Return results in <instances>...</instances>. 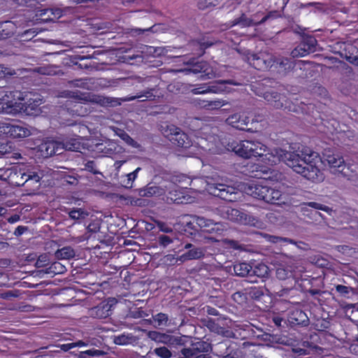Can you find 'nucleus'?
<instances>
[{
	"label": "nucleus",
	"mask_w": 358,
	"mask_h": 358,
	"mask_svg": "<svg viewBox=\"0 0 358 358\" xmlns=\"http://www.w3.org/2000/svg\"><path fill=\"white\" fill-rule=\"evenodd\" d=\"M261 161L267 166L263 173H267L268 166H273L281 161L303 178L313 182H320L324 180V174L317 167L321 161L320 154L306 145H300L293 152H287L281 148L271 149L266 145L262 155H259Z\"/></svg>",
	"instance_id": "1"
},
{
	"label": "nucleus",
	"mask_w": 358,
	"mask_h": 358,
	"mask_svg": "<svg viewBox=\"0 0 358 358\" xmlns=\"http://www.w3.org/2000/svg\"><path fill=\"white\" fill-rule=\"evenodd\" d=\"M320 158L321 161L317 164V167L322 173L319 165L320 164H327L331 172L335 174L341 173L358 187V164H346L343 157L335 154L330 149H325L322 157L320 155Z\"/></svg>",
	"instance_id": "2"
},
{
	"label": "nucleus",
	"mask_w": 358,
	"mask_h": 358,
	"mask_svg": "<svg viewBox=\"0 0 358 358\" xmlns=\"http://www.w3.org/2000/svg\"><path fill=\"white\" fill-rule=\"evenodd\" d=\"M250 194L266 203L280 206L286 203V195L280 190L258 182L250 187Z\"/></svg>",
	"instance_id": "3"
},
{
	"label": "nucleus",
	"mask_w": 358,
	"mask_h": 358,
	"mask_svg": "<svg viewBox=\"0 0 358 358\" xmlns=\"http://www.w3.org/2000/svg\"><path fill=\"white\" fill-rule=\"evenodd\" d=\"M229 150L234 152L237 155L245 159L258 157L262 155V150H265L266 145L258 141H233L228 144Z\"/></svg>",
	"instance_id": "4"
},
{
	"label": "nucleus",
	"mask_w": 358,
	"mask_h": 358,
	"mask_svg": "<svg viewBox=\"0 0 358 358\" xmlns=\"http://www.w3.org/2000/svg\"><path fill=\"white\" fill-rule=\"evenodd\" d=\"M24 92L19 90L7 91L0 98V113L16 115L20 110L17 101L24 100Z\"/></svg>",
	"instance_id": "5"
},
{
	"label": "nucleus",
	"mask_w": 358,
	"mask_h": 358,
	"mask_svg": "<svg viewBox=\"0 0 358 358\" xmlns=\"http://www.w3.org/2000/svg\"><path fill=\"white\" fill-rule=\"evenodd\" d=\"M30 134V131L21 124L0 122V136L3 138H21L29 136Z\"/></svg>",
	"instance_id": "6"
},
{
	"label": "nucleus",
	"mask_w": 358,
	"mask_h": 358,
	"mask_svg": "<svg viewBox=\"0 0 358 358\" xmlns=\"http://www.w3.org/2000/svg\"><path fill=\"white\" fill-rule=\"evenodd\" d=\"M206 189L210 194L227 201L232 202L236 199L235 188L224 183L208 182Z\"/></svg>",
	"instance_id": "7"
},
{
	"label": "nucleus",
	"mask_w": 358,
	"mask_h": 358,
	"mask_svg": "<svg viewBox=\"0 0 358 358\" xmlns=\"http://www.w3.org/2000/svg\"><path fill=\"white\" fill-rule=\"evenodd\" d=\"M24 100L18 101L17 104L20 110L17 114H22L29 116H36L41 112L40 106L42 103V99L38 96L34 98H28V94H24Z\"/></svg>",
	"instance_id": "8"
},
{
	"label": "nucleus",
	"mask_w": 358,
	"mask_h": 358,
	"mask_svg": "<svg viewBox=\"0 0 358 358\" xmlns=\"http://www.w3.org/2000/svg\"><path fill=\"white\" fill-rule=\"evenodd\" d=\"M42 174H39L36 171H28L22 174L21 178L22 182H16L17 186H24L29 194H34L38 190L41 186V180Z\"/></svg>",
	"instance_id": "9"
},
{
	"label": "nucleus",
	"mask_w": 358,
	"mask_h": 358,
	"mask_svg": "<svg viewBox=\"0 0 358 358\" xmlns=\"http://www.w3.org/2000/svg\"><path fill=\"white\" fill-rule=\"evenodd\" d=\"M224 84H230L234 85H237L232 80H222L212 84L205 83L198 85L196 87L192 90V92L194 94H203L207 93L220 94L224 91L222 86Z\"/></svg>",
	"instance_id": "10"
},
{
	"label": "nucleus",
	"mask_w": 358,
	"mask_h": 358,
	"mask_svg": "<svg viewBox=\"0 0 358 358\" xmlns=\"http://www.w3.org/2000/svg\"><path fill=\"white\" fill-rule=\"evenodd\" d=\"M317 43V41L314 36L309 35L303 36L301 43L292 51V57H304L315 52Z\"/></svg>",
	"instance_id": "11"
},
{
	"label": "nucleus",
	"mask_w": 358,
	"mask_h": 358,
	"mask_svg": "<svg viewBox=\"0 0 358 358\" xmlns=\"http://www.w3.org/2000/svg\"><path fill=\"white\" fill-rule=\"evenodd\" d=\"M170 133L167 134L170 141L178 147L187 148L191 146V141L189 136L180 128L173 125L168 127Z\"/></svg>",
	"instance_id": "12"
},
{
	"label": "nucleus",
	"mask_w": 358,
	"mask_h": 358,
	"mask_svg": "<svg viewBox=\"0 0 358 358\" xmlns=\"http://www.w3.org/2000/svg\"><path fill=\"white\" fill-rule=\"evenodd\" d=\"M38 151L43 157L47 158L54 155L62 154L63 145L59 141H47L38 146Z\"/></svg>",
	"instance_id": "13"
},
{
	"label": "nucleus",
	"mask_w": 358,
	"mask_h": 358,
	"mask_svg": "<svg viewBox=\"0 0 358 358\" xmlns=\"http://www.w3.org/2000/svg\"><path fill=\"white\" fill-rule=\"evenodd\" d=\"M198 231L209 234H221L223 225L220 222H215L212 220L197 216Z\"/></svg>",
	"instance_id": "14"
},
{
	"label": "nucleus",
	"mask_w": 358,
	"mask_h": 358,
	"mask_svg": "<svg viewBox=\"0 0 358 358\" xmlns=\"http://www.w3.org/2000/svg\"><path fill=\"white\" fill-rule=\"evenodd\" d=\"M322 281L320 278L301 279L300 284L304 292H308L312 296H321L324 292L320 289Z\"/></svg>",
	"instance_id": "15"
},
{
	"label": "nucleus",
	"mask_w": 358,
	"mask_h": 358,
	"mask_svg": "<svg viewBox=\"0 0 358 358\" xmlns=\"http://www.w3.org/2000/svg\"><path fill=\"white\" fill-rule=\"evenodd\" d=\"M63 15V11L60 8H37L36 16L37 20L43 22L55 21L60 18Z\"/></svg>",
	"instance_id": "16"
},
{
	"label": "nucleus",
	"mask_w": 358,
	"mask_h": 358,
	"mask_svg": "<svg viewBox=\"0 0 358 358\" xmlns=\"http://www.w3.org/2000/svg\"><path fill=\"white\" fill-rule=\"evenodd\" d=\"M227 122L237 129L245 130L250 122V117L245 113H236L231 115L227 119Z\"/></svg>",
	"instance_id": "17"
},
{
	"label": "nucleus",
	"mask_w": 358,
	"mask_h": 358,
	"mask_svg": "<svg viewBox=\"0 0 358 358\" xmlns=\"http://www.w3.org/2000/svg\"><path fill=\"white\" fill-rule=\"evenodd\" d=\"M264 237L265 239L274 244H292L296 245L298 248L306 250L308 245L303 241H296L294 239L281 237L278 236L270 235V234H264Z\"/></svg>",
	"instance_id": "18"
},
{
	"label": "nucleus",
	"mask_w": 358,
	"mask_h": 358,
	"mask_svg": "<svg viewBox=\"0 0 358 358\" xmlns=\"http://www.w3.org/2000/svg\"><path fill=\"white\" fill-rule=\"evenodd\" d=\"M294 67V64L291 59L273 57L272 68H275L279 73L285 74Z\"/></svg>",
	"instance_id": "19"
},
{
	"label": "nucleus",
	"mask_w": 358,
	"mask_h": 358,
	"mask_svg": "<svg viewBox=\"0 0 358 358\" xmlns=\"http://www.w3.org/2000/svg\"><path fill=\"white\" fill-rule=\"evenodd\" d=\"M111 306L105 301L100 303L96 306L92 308L90 310V315L92 317L98 319H104L108 317L111 314Z\"/></svg>",
	"instance_id": "20"
},
{
	"label": "nucleus",
	"mask_w": 358,
	"mask_h": 358,
	"mask_svg": "<svg viewBox=\"0 0 358 358\" xmlns=\"http://www.w3.org/2000/svg\"><path fill=\"white\" fill-rule=\"evenodd\" d=\"M182 224L185 231L190 235H195L199 232L197 224V215H185L182 218Z\"/></svg>",
	"instance_id": "21"
},
{
	"label": "nucleus",
	"mask_w": 358,
	"mask_h": 358,
	"mask_svg": "<svg viewBox=\"0 0 358 358\" xmlns=\"http://www.w3.org/2000/svg\"><path fill=\"white\" fill-rule=\"evenodd\" d=\"M16 24L12 21L0 22V40L9 38L16 31Z\"/></svg>",
	"instance_id": "22"
},
{
	"label": "nucleus",
	"mask_w": 358,
	"mask_h": 358,
	"mask_svg": "<svg viewBox=\"0 0 358 358\" xmlns=\"http://www.w3.org/2000/svg\"><path fill=\"white\" fill-rule=\"evenodd\" d=\"M245 353L237 343H231L226 348L222 358H245Z\"/></svg>",
	"instance_id": "23"
},
{
	"label": "nucleus",
	"mask_w": 358,
	"mask_h": 358,
	"mask_svg": "<svg viewBox=\"0 0 358 358\" xmlns=\"http://www.w3.org/2000/svg\"><path fill=\"white\" fill-rule=\"evenodd\" d=\"M226 102L222 99L199 100L198 105L206 110H217L226 105Z\"/></svg>",
	"instance_id": "24"
},
{
	"label": "nucleus",
	"mask_w": 358,
	"mask_h": 358,
	"mask_svg": "<svg viewBox=\"0 0 358 358\" xmlns=\"http://www.w3.org/2000/svg\"><path fill=\"white\" fill-rule=\"evenodd\" d=\"M272 59L273 57H271L269 59H265L261 56L257 55H253L252 62L253 66L257 70H264L272 68Z\"/></svg>",
	"instance_id": "25"
},
{
	"label": "nucleus",
	"mask_w": 358,
	"mask_h": 358,
	"mask_svg": "<svg viewBox=\"0 0 358 358\" xmlns=\"http://www.w3.org/2000/svg\"><path fill=\"white\" fill-rule=\"evenodd\" d=\"M229 25L231 27L239 25L242 28H245L259 24L257 22H254L251 18L248 17L245 13H242L240 17L230 21Z\"/></svg>",
	"instance_id": "26"
},
{
	"label": "nucleus",
	"mask_w": 358,
	"mask_h": 358,
	"mask_svg": "<svg viewBox=\"0 0 358 358\" xmlns=\"http://www.w3.org/2000/svg\"><path fill=\"white\" fill-rule=\"evenodd\" d=\"M252 266L247 262H236L234 264V271L236 275L245 277L251 275Z\"/></svg>",
	"instance_id": "27"
},
{
	"label": "nucleus",
	"mask_w": 358,
	"mask_h": 358,
	"mask_svg": "<svg viewBox=\"0 0 358 358\" xmlns=\"http://www.w3.org/2000/svg\"><path fill=\"white\" fill-rule=\"evenodd\" d=\"M190 71L194 73H201L208 76L212 72V69L208 62L201 60L193 64Z\"/></svg>",
	"instance_id": "28"
},
{
	"label": "nucleus",
	"mask_w": 358,
	"mask_h": 358,
	"mask_svg": "<svg viewBox=\"0 0 358 358\" xmlns=\"http://www.w3.org/2000/svg\"><path fill=\"white\" fill-rule=\"evenodd\" d=\"M204 256L203 251L199 248H193L185 252L180 257V260L186 261L192 259H198Z\"/></svg>",
	"instance_id": "29"
},
{
	"label": "nucleus",
	"mask_w": 358,
	"mask_h": 358,
	"mask_svg": "<svg viewBox=\"0 0 358 358\" xmlns=\"http://www.w3.org/2000/svg\"><path fill=\"white\" fill-rule=\"evenodd\" d=\"M115 134L124 141L127 145L134 148H140L141 145L133 139L124 129L116 128L115 130Z\"/></svg>",
	"instance_id": "30"
},
{
	"label": "nucleus",
	"mask_w": 358,
	"mask_h": 358,
	"mask_svg": "<svg viewBox=\"0 0 358 358\" xmlns=\"http://www.w3.org/2000/svg\"><path fill=\"white\" fill-rule=\"evenodd\" d=\"M141 169L140 167L136 168L134 171L122 176L120 183L125 188H131L133 186V183L137 178L138 173Z\"/></svg>",
	"instance_id": "31"
},
{
	"label": "nucleus",
	"mask_w": 358,
	"mask_h": 358,
	"mask_svg": "<svg viewBox=\"0 0 358 358\" xmlns=\"http://www.w3.org/2000/svg\"><path fill=\"white\" fill-rule=\"evenodd\" d=\"M191 350L196 354H210L213 348L210 343L201 341L194 343Z\"/></svg>",
	"instance_id": "32"
},
{
	"label": "nucleus",
	"mask_w": 358,
	"mask_h": 358,
	"mask_svg": "<svg viewBox=\"0 0 358 358\" xmlns=\"http://www.w3.org/2000/svg\"><path fill=\"white\" fill-rule=\"evenodd\" d=\"M75 256L74 250L70 246H66L55 252V257L58 259H70Z\"/></svg>",
	"instance_id": "33"
},
{
	"label": "nucleus",
	"mask_w": 358,
	"mask_h": 358,
	"mask_svg": "<svg viewBox=\"0 0 358 358\" xmlns=\"http://www.w3.org/2000/svg\"><path fill=\"white\" fill-rule=\"evenodd\" d=\"M264 99L275 108H279L282 107V103L280 101V94L276 92H266L264 94Z\"/></svg>",
	"instance_id": "34"
},
{
	"label": "nucleus",
	"mask_w": 358,
	"mask_h": 358,
	"mask_svg": "<svg viewBox=\"0 0 358 358\" xmlns=\"http://www.w3.org/2000/svg\"><path fill=\"white\" fill-rule=\"evenodd\" d=\"M269 271L268 267L263 264L259 263L252 266L250 275H255L259 278H264L268 275Z\"/></svg>",
	"instance_id": "35"
},
{
	"label": "nucleus",
	"mask_w": 358,
	"mask_h": 358,
	"mask_svg": "<svg viewBox=\"0 0 358 358\" xmlns=\"http://www.w3.org/2000/svg\"><path fill=\"white\" fill-rule=\"evenodd\" d=\"M64 150L78 151L80 148V142L78 138H71L61 142Z\"/></svg>",
	"instance_id": "36"
},
{
	"label": "nucleus",
	"mask_w": 358,
	"mask_h": 358,
	"mask_svg": "<svg viewBox=\"0 0 358 358\" xmlns=\"http://www.w3.org/2000/svg\"><path fill=\"white\" fill-rule=\"evenodd\" d=\"M66 271V268L61 263L55 262L43 271L46 274L55 275L57 274L63 273Z\"/></svg>",
	"instance_id": "37"
},
{
	"label": "nucleus",
	"mask_w": 358,
	"mask_h": 358,
	"mask_svg": "<svg viewBox=\"0 0 358 358\" xmlns=\"http://www.w3.org/2000/svg\"><path fill=\"white\" fill-rule=\"evenodd\" d=\"M229 218L236 222L246 224V215L237 209L231 208L227 210Z\"/></svg>",
	"instance_id": "38"
},
{
	"label": "nucleus",
	"mask_w": 358,
	"mask_h": 358,
	"mask_svg": "<svg viewBox=\"0 0 358 358\" xmlns=\"http://www.w3.org/2000/svg\"><path fill=\"white\" fill-rule=\"evenodd\" d=\"M155 91V89L153 87L148 88L145 90H144L143 92L138 93L135 96H128L125 100L134 101L135 99L143 98V97H145L146 99H148V100H154L155 97V95L154 94Z\"/></svg>",
	"instance_id": "39"
},
{
	"label": "nucleus",
	"mask_w": 358,
	"mask_h": 358,
	"mask_svg": "<svg viewBox=\"0 0 358 358\" xmlns=\"http://www.w3.org/2000/svg\"><path fill=\"white\" fill-rule=\"evenodd\" d=\"M217 131V127H210L208 124H206L203 126L200 129L199 133L201 135L204 136V138L206 140L210 141V140H215V136H216V131Z\"/></svg>",
	"instance_id": "40"
},
{
	"label": "nucleus",
	"mask_w": 358,
	"mask_h": 358,
	"mask_svg": "<svg viewBox=\"0 0 358 358\" xmlns=\"http://www.w3.org/2000/svg\"><path fill=\"white\" fill-rule=\"evenodd\" d=\"M134 340V336L131 334H122L121 335L115 336L114 337V343L116 345H124L129 344Z\"/></svg>",
	"instance_id": "41"
},
{
	"label": "nucleus",
	"mask_w": 358,
	"mask_h": 358,
	"mask_svg": "<svg viewBox=\"0 0 358 358\" xmlns=\"http://www.w3.org/2000/svg\"><path fill=\"white\" fill-rule=\"evenodd\" d=\"M159 192V188L156 186L147 185L138 190V195L142 197H151Z\"/></svg>",
	"instance_id": "42"
},
{
	"label": "nucleus",
	"mask_w": 358,
	"mask_h": 358,
	"mask_svg": "<svg viewBox=\"0 0 358 358\" xmlns=\"http://www.w3.org/2000/svg\"><path fill=\"white\" fill-rule=\"evenodd\" d=\"M247 290L248 294L253 299H259L264 294L262 287L251 286Z\"/></svg>",
	"instance_id": "43"
},
{
	"label": "nucleus",
	"mask_w": 358,
	"mask_h": 358,
	"mask_svg": "<svg viewBox=\"0 0 358 358\" xmlns=\"http://www.w3.org/2000/svg\"><path fill=\"white\" fill-rule=\"evenodd\" d=\"M154 353L160 358H171L172 357L171 352L165 346L156 348Z\"/></svg>",
	"instance_id": "44"
},
{
	"label": "nucleus",
	"mask_w": 358,
	"mask_h": 358,
	"mask_svg": "<svg viewBox=\"0 0 358 358\" xmlns=\"http://www.w3.org/2000/svg\"><path fill=\"white\" fill-rule=\"evenodd\" d=\"M350 48L352 52L349 55H345L346 59L351 64L358 66V49L352 45L350 46Z\"/></svg>",
	"instance_id": "45"
},
{
	"label": "nucleus",
	"mask_w": 358,
	"mask_h": 358,
	"mask_svg": "<svg viewBox=\"0 0 358 358\" xmlns=\"http://www.w3.org/2000/svg\"><path fill=\"white\" fill-rule=\"evenodd\" d=\"M280 16L281 15L278 10H271L269 11L264 17H263L262 20L257 22V24L259 25L265 23L268 20H275L280 17Z\"/></svg>",
	"instance_id": "46"
},
{
	"label": "nucleus",
	"mask_w": 358,
	"mask_h": 358,
	"mask_svg": "<svg viewBox=\"0 0 358 358\" xmlns=\"http://www.w3.org/2000/svg\"><path fill=\"white\" fill-rule=\"evenodd\" d=\"M224 242L225 245L230 248L238 250H244V245L241 244L238 241L225 239Z\"/></svg>",
	"instance_id": "47"
},
{
	"label": "nucleus",
	"mask_w": 358,
	"mask_h": 358,
	"mask_svg": "<svg viewBox=\"0 0 358 358\" xmlns=\"http://www.w3.org/2000/svg\"><path fill=\"white\" fill-rule=\"evenodd\" d=\"M49 264V259H48V257L47 256V255H41L36 263H35V266L38 268H43V267H45L46 266H48Z\"/></svg>",
	"instance_id": "48"
},
{
	"label": "nucleus",
	"mask_w": 358,
	"mask_h": 358,
	"mask_svg": "<svg viewBox=\"0 0 358 358\" xmlns=\"http://www.w3.org/2000/svg\"><path fill=\"white\" fill-rule=\"evenodd\" d=\"M157 241L160 246L165 248L173 243V239L167 235H159Z\"/></svg>",
	"instance_id": "49"
},
{
	"label": "nucleus",
	"mask_w": 358,
	"mask_h": 358,
	"mask_svg": "<svg viewBox=\"0 0 358 358\" xmlns=\"http://www.w3.org/2000/svg\"><path fill=\"white\" fill-rule=\"evenodd\" d=\"M336 291L342 296H346L350 294V287L343 285H337L335 286Z\"/></svg>",
	"instance_id": "50"
},
{
	"label": "nucleus",
	"mask_w": 358,
	"mask_h": 358,
	"mask_svg": "<svg viewBox=\"0 0 358 358\" xmlns=\"http://www.w3.org/2000/svg\"><path fill=\"white\" fill-rule=\"evenodd\" d=\"M307 205L316 210H322L325 212H329L331 210L329 207L314 201L308 202Z\"/></svg>",
	"instance_id": "51"
},
{
	"label": "nucleus",
	"mask_w": 358,
	"mask_h": 358,
	"mask_svg": "<svg viewBox=\"0 0 358 358\" xmlns=\"http://www.w3.org/2000/svg\"><path fill=\"white\" fill-rule=\"evenodd\" d=\"M168 315L163 313H157L155 317L154 320L158 323L159 325L166 323L168 321Z\"/></svg>",
	"instance_id": "52"
},
{
	"label": "nucleus",
	"mask_w": 358,
	"mask_h": 358,
	"mask_svg": "<svg viewBox=\"0 0 358 358\" xmlns=\"http://www.w3.org/2000/svg\"><path fill=\"white\" fill-rule=\"evenodd\" d=\"M20 296V292L18 290H10L5 292L2 294V296L3 299H8L12 297L16 298Z\"/></svg>",
	"instance_id": "53"
},
{
	"label": "nucleus",
	"mask_w": 358,
	"mask_h": 358,
	"mask_svg": "<svg viewBox=\"0 0 358 358\" xmlns=\"http://www.w3.org/2000/svg\"><path fill=\"white\" fill-rule=\"evenodd\" d=\"M212 0H200L198 3V7L201 10H204L207 8H209L212 6H215L212 1Z\"/></svg>",
	"instance_id": "54"
},
{
	"label": "nucleus",
	"mask_w": 358,
	"mask_h": 358,
	"mask_svg": "<svg viewBox=\"0 0 358 358\" xmlns=\"http://www.w3.org/2000/svg\"><path fill=\"white\" fill-rule=\"evenodd\" d=\"M182 357L178 358H192L194 355V351L191 350V348H182L180 351Z\"/></svg>",
	"instance_id": "55"
},
{
	"label": "nucleus",
	"mask_w": 358,
	"mask_h": 358,
	"mask_svg": "<svg viewBox=\"0 0 358 358\" xmlns=\"http://www.w3.org/2000/svg\"><path fill=\"white\" fill-rule=\"evenodd\" d=\"M83 212L80 209H73L69 212V217L73 220H78L80 218Z\"/></svg>",
	"instance_id": "56"
},
{
	"label": "nucleus",
	"mask_w": 358,
	"mask_h": 358,
	"mask_svg": "<svg viewBox=\"0 0 358 358\" xmlns=\"http://www.w3.org/2000/svg\"><path fill=\"white\" fill-rule=\"evenodd\" d=\"M217 331L218 334H220L222 336H226V337H229V338L233 337L234 336V334L231 331L228 330V329H225L223 327L217 328Z\"/></svg>",
	"instance_id": "57"
},
{
	"label": "nucleus",
	"mask_w": 358,
	"mask_h": 358,
	"mask_svg": "<svg viewBox=\"0 0 358 358\" xmlns=\"http://www.w3.org/2000/svg\"><path fill=\"white\" fill-rule=\"evenodd\" d=\"M158 227L161 231L164 233H171L173 231L172 227L164 222H159Z\"/></svg>",
	"instance_id": "58"
},
{
	"label": "nucleus",
	"mask_w": 358,
	"mask_h": 358,
	"mask_svg": "<svg viewBox=\"0 0 358 358\" xmlns=\"http://www.w3.org/2000/svg\"><path fill=\"white\" fill-rule=\"evenodd\" d=\"M86 169L94 174H97L98 171H96V164L94 161H88L85 164Z\"/></svg>",
	"instance_id": "59"
},
{
	"label": "nucleus",
	"mask_w": 358,
	"mask_h": 358,
	"mask_svg": "<svg viewBox=\"0 0 358 358\" xmlns=\"http://www.w3.org/2000/svg\"><path fill=\"white\" fill-rule=\"evenodd\" d=\"M28 227L25 226H18L14 231V235L16 236H20L22 235L26 231H27Z\"/></svg>",
	"instance_id": "60"
},
{
	"label": "nucleus",
	"mask_w": 358,
	"mask_h": 358,
	"mask_svg": "<svg viewBox=\"0 0 358 358\" xmlns=\"http://www.w3.org/2000/svg\"><path fill=\"white\" fill-rule=\"evenodd\" d=\"M0 73H2L3 76L6 75H13V73L10 72V69L6 67L3 64H0Z\"/></svg>",
	"instance_id": "61"
},
{
	"label": "nucleus",
	"mask_w": 358,
	"mask_h": 358,
	"mask_svg": "<svg viewBox=\"0 0 358 358\" xmlns=\"http://www.w3.org/2000/svg\"><path fill=\"white\" fill-rule=\"evenodd\" d=\"M20 220V215L18 214H14L11 216H10L7 220L10 224H14L17 222H18Z\"/></svg>",
	"instance_id": "62"
},
{
	"label": "nucleus",
	"mask_w": 358,
	"mask_h": 358,
	"mask_svg": "<svg viewBox=\"0 0 358 358\" xmlns=\"http://www.w3.org/2000/svg\"><path fill=\"white\" fill-rule=\"evenodd\" d=\"M7 279V275L3 272H0V287L6 285Z\"/></svg>",
	"instance_id": "63"
},
{
	"label": "nucleus",
	"mask_w": 358,
	"mask_h": 358,
	"mask_svg": "<svg viewBox=\"0 0 358 358\" xmlns=\"http://www.w3.org/2000/svg\"><path fill=\"white\" fill-rule=\"evenodd\" d=\"M65 181L71 185H74L78 182L77 178L71 176H67L65 178Z\"/></svg>",
	"instance_id": "64"
}]
</instances>
